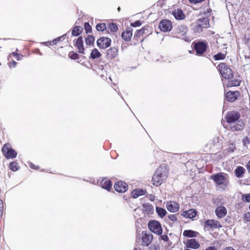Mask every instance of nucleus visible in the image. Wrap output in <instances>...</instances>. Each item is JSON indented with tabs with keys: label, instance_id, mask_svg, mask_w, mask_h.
Returning <instances> with one entry per match:
<instances>
[{
	"label": "nucleus",
	"instance_id": "obj_7",
	"mask_svg": "<svg viewBox=\"0 0 250 250\" xmlns=\"http://www.w3.org/2000/svg\"><path fill=\"white\" fill-rule=\"evenodd\" d=\"M240 114L239 112L232 111L228 112L225 116L226 122L229 124H231L234 122L238 121L240 118Z\"/></svg>",
	"mask_w": 250,
	"mask_h": 250
},
{
	"label": "nucleus",
	"instance_id": "obj_10",
	"mask_svg": "<svg viewBox=\"0 0 250 250\" xmlns=\"http://www.w3.org/2000/svg\"><path fill=\"white\" fill-rule=\"evenodd\" d=\"M209 26L208 19L207 18L199 19L197 21L196 29L198 31H202L203 28H208Z\"/></svg>",
	"mask_w": 250,
	"mask_h": 250
},
{
	"label": "nucleus",
	"instance_id": "obj_13",
	"mask_svg": "<svg viewBox=\"0 0 250 250\" xmlns=\"http://www.w3.org/2000/svg\"><path fill=\"white\" fill-rule=\"evenodd\" d=\"M74 45L78 49L79 53L84 54L85 48L83 45V38L82 36L79 37L74 41Z\"/></svg>",
	"mask_w": 250,
	"mask_h": 250
},
{
	"label": "nucleus",
	"instance_id": "obj_42",
	"mask_svg": "<svg viewBox=\"0 0 250 250\" xmlns=\"http://www.w3.org/2000/svg\"><path fill=\"white\" fill-rule=\"evenodd\" d=\"M11 55H13L14 57L16 58L17 60L20 61L22 60V58L23 57V56L21 54L16 53V52H12Z\"/></svg>",
	"mask_w": 250,
	"mask_h": 250
},
{
	"label": "nucleus",
	"instance_id": "obj_25",
	"mask_svg": "<svg viewBox=\"0 0 250 250\" xmlns=\"http://www.w3.org/2000/svg\"><path fill=\"white\" fill-rule=\"evenodd\" d=\"M227 84L226 86L227 87H236L240 86L241 83V80L239 77L237 78H235L232 80H228Z\"/></svg>",
	"mask_w": 250,
	"mask_h": 250
},
{
	"label": "nucleus",
	"instance_id": "obj_43",
	"mask_svg": "<svg viewBox=\"0 0 250 250\" xmlns=\"http://www.w3.org/2000/svg\"><path fill=\"white\" fill-rule=\"evenodd\" d=\"M4 211V205L2 200L0 199V216L2 217Z\"/></svg>",
	"mask_w": 250,
	"mask_h": 250
},
{
	"label": "nucleus",
	"instance_id": "obj_57",
	"mask_svg": "<svg viewBox=\"0 0 250 250\" xmlns=\"http://www.w3.org/2000/svg\"><path fill=\"white\" fill-rule=\"evenodd\" d=\"M47 43L49 45H53L54 44H57L55 42H53V40L47 42Z\"/></svg>",
	"mask_w": 250,
	"mask_h": 250
},
{
	"label": "nucleus",
	"instance_id": "obj_48",
	"mask_svg": "<svg viewBox=\"0 0 250 250\" xmlns=\"http://www.w3.org/2000/svg\"><path fill=\"white\" fill-rule=\"evenodd\" d=\"M17 64V63L16 62H15V61H12L11 62L8 63V65L9 67L10 68H14L16 66Z\"/></svg>",
	"mask_w": 250,
	"mask_h": 250
},
{
	"label": "nucleus",
	"instance_id": "obj_34",
	"mask_svg": "<svg viewBox=\"0 0 250 250\" xmlns=\"http://www.w3.org/2000/svg\"><path fill=\"white\" fill-rule=\"evenodd\" d=\"M9 168L13 171H16L19 169L20 167L17 162L13 161L10 163Z\"/></svg>",
	"mask_w": 250,
	"mask_h": 250
},
{
	"label": "nucleus",
	"instance_id": "obj_39",
	"mask_svg": "<svg viewBox=\"0 0 250 250\" xmlns=\"http://www.w3.org/2000/svg\"><path fill=\"white\" fill-rule=\"evenodd\" d=\"M68 57L72 60H77L79 58V55L74 51L69 52Z\"/></svg>",
	"mask_w": 250,
	"mask_h": 250
},
{
	"label": "nucleus",
	"instance_id": "obj_32",
	"mask_svg": "<svg viewBox=\"0 0 250 250\" xmlns=\"http://www.w3.org/2000/svg\"><path fill=\"white\" fill-rule=\"evenodd\" d=\"M156 211L159 216L161 218H163L167 213L166 209L161 207H156Z\"/></svg>",
	"mask_w": 250,
	"mask_h": 250
},
{
	"label": "nucleus",
	"instance_id": "obj_62",
	"mask_svg": "<svg viewBox=\"0 0 250 250\" xmlns=\"http://www.w3.org/2000/svg\"><path fill=\"white\" fill-rule=\"evenodd\" d=\"M133 250H137V249L136 248H135Z\"/></svg>",
	"mask_w": 250,
	"mask_h": 250
},
{
	"label": "nucleus",
	"instance_id": "obj_41",
	"mask_svg": "<svg viewBox=\"0 0 250 250\" xmlns=\"http://www.w3.org/2000/svg\"><path fill=\"white\" fill-rule=\"evenodd\" d=\"M242 200L244 202H250V193H246L242 195Z\"/></svg>",
	"mask_w": 250,
	"mask_h": 250
},
{
	"label": "nucleus",
	"instance_id": "obj_54",
	"mask_svg": "<svg viewBox=\"0 0 250 250\" xmlns=\"http://www.w3.org/2000/svg\"><path fill=\"white\" fill-rule=\"evenodd\" d=\"M246 167L249 174H250V160L248 161Z\"/></svg>",
	"mask_w": 250,
	"mask_h": 250
},
{
	"label": "nucleus",
	"instance_id": "obj_51",
	"mask_svg": "<svg viewBox=\"0 0 250 250\" xmlns=\"http://www.w3.org/2000/svg\"><path fill=\"white\" fill-rule=\"evenodd\" d=\"M29 166L32 169H39V166H36L35 165H34L31 163L29 164Z\"/></svg>",
	"mask_w": 250,
	"mask_h": 250
},
{
	"label": "nucleus",
	"instance_id": "obj_20",
	"mask_svg": "<svg viewBox=\"0 0 250 250\" xmlns=\"http://www.w3.org/2000/svg\"><path fill=\"white\" fill-rule=\"evenodd\" d=\"M153 239V235L151 234H147L146 233L142 232V245L143 246H147L152 242Z\"/></svg>",
	"mask_w": 250,
	"mask_h": 250
},
{
	"label": "nucleus",
	"instance_id": "obj_38",
	"mask_svg": "<svg viewBox=\"0 0 250 250\" xmlns=\"http://www.w3.org/2000/svg\"><path fill=\"white\" fill-rule=\"evenodd\" d=\"M96 29L98 31H104L106 29V24L104 23H98L96 26Z\"/></svg>",
	"mask_w": 250,
	"mask_h": 250
},
{
	"label": "nucleus",
	"instance_id": "obj_11",
	"mask_svg": "<svg viewBox=\"0 0 250 250\" xmlns=\"http://www.w3.org/2000/svg\"><path fill=\"white\" fill-rule=\"evenodd\" d=\"M159 27L162 31H169L172 28V22L168 20H163L160 22Z\"/></svg>",
	"mask_w": 250,
	"mask_h": 250
},
{
	"label": "nucleus",
	"instance_id": "obj_12",
	"mask_svg": "<svg viewBox=\"0 0 250 250\" xmlns=\"http://www.w3.org/2000/svg\"><path fill=\"white\" fill-rule=\"evenodd\" d=\"M188 32V28L185 25L178 26L174 31V35L177 38H182Z\"/></svg>",
	"mask_w": 250,
	"mask_h": 250
},
{
	"label": "nucleus",
	"instance_id": "obj_33",
	"mask_svg": "<svg viewBox=\"0 0 250 250\" xmlns=\"http://www.w3.org/2000/svg\"><path fill=\"white\" fill-rule=\"evenodd\" d=\"M101 55V53L96 48L93 49L90 53V57L92 59L100 58Z\"/></svg>",
	"mask_w": 250,
	"mask_h": 250
},
{
	"label": "nucleus",
	"instance_id": "obj_26",
	"mask_svg": "<svg viewBox=\"0 0 250 250\" xmlns=\"http://www.w3.org/2000/svg\"><path fill=\"white\" fill-rule=\"evenodd\" d=\"M146 190L142 188H136L132 190L131 195L133 198H137L141 195H146Z\"/></svg>",
	"mask_w": 250,
	"mask_h": 250
},
{
	"label": "nucleus",
	"instance_id": "obj_17",
	"mask_svg": "<svg viewBox=\"0 0 250 250\" xmlns=\"http://www.w3.org/2000/svg\"><path fill=\"white\" fill-rule=\"evenodd\" d=\"M185 245L187 248L192 249H197L200 246V243L195 239H190L188 240L185 243Z\"/></svg>",
	"mask_w": 250,
	"mask_h": 250
},
{
	"label": "nucleus",
	"instance_id": "obj_23",
	"mask_svg": "<svg viewBox=\"0 0 250 250\" xmlns=\"http://www.w3.org/2000/svg\"><path fill=\"white\" fill-rule=\"evenodd\" d=\"M132 29L130 27L126 28L122 32V38L126 42L130 41L132 37Z\"/></svg>",
	"mask_w": 250,
	"mask_h": 250
},
{
	"label": "nucleus",
	"instance_id": "obj_15",
	"mask_svg": "<svg viewBox=\"0 0 250 250\" xmlns=\"http://www.w3.org/2000/svg\"><path fill=\"white\" fill-rule=\"evenodd\" d=\"M115 190L120 193H124L128 189V185L125 182L118 181L114 185Z\"/></svg>",
	"mask_w": 250,
	"mask_h": 250
},
{
	"label": "nucleus",
	"instance_id": "obj_3",
	"mask_svg": "<svg viewBox=\"0 0 250 250\" xmlns=\"http://www.w3.org/2000/svg\"><path fill=\"white\" fill-rule=\"evenodd\" d=\"M192 45L196 55L198 56H202L206 52L208 47L207 42L203 41L193 42Z\"/></svg>",
	"mask_w": 250,
	"mask_h": 250
},
{
	"label": "nucleus",
	"instance_id": "obj_28",
	"mask_svg": "<svg viewBox=\"0 0 250 250\" xmlns=\"http://www.w3.org/2000/svg\"><path fill=\"white\" fill-rule=\"evenodd\" d=\"M146 30V27H143L141 29L137 30L134 35V39L137 41L141 40V42L143 41V39L141 40L140 37L145 34V30Z\"/></svg>",
	"mask_w": 250,
	"mask_h": 250
},
{
	"label": "nucleus",
	"instance_id": "obj_31",
	"mask_svg": "<svg viewBox=\"0 0 250 250\" xmlns=\"http://www.w3.org/2000/svg\"><path fill=\"white\" fill-rule=\"evenodd\" d=\"M83 31V28L81 26H74L72 29L71 34L73 36H79Z\"/></svg>",
	"mask_w": 250,
	"mask_h": 250
},
{
	"label": "nucleus",
	"instance_id": "obj_49",
	"mask_svg": "<svg viewBox=\"0 0 250 250\" xmlns=\"http://www.w3.org/2000/svg\"><path fill=\"white\" fill-rule=\"evenodd\" d=\"M168 218L172 221H176L177 220L175 214H171L168 216Z\"/></svg>",
	"mask_w": 250,
	"mask_h": 250
},
{
	"label": "nucleus",
	"instance_id": "obj_4",
	"mask_svg": "<svg viewBox=\"0 0 250 250\" xmlns=\"http://www.w3.org/2000/svg\"><path fill=\"white\" fill-rule=\"evenodd\" d=\"M1 151L4 157L7 159H13L16 157L17 152L11 148L9 143L5 144L2 147Z\"/></svg>",
	"mask_w": 250,
	"mask_h": 250
},
{
	"label": "nucleus",
	"instance_id": "obj_52",
	"mask_svg": "<svg viewBox=\"0 0 250 250\" xmlns=\"http://www.w3.org/2000/svg\"><path fill=\"white\" fill-rule=\"evenodd\" d=\"M66 36V34L62 35V36L58 37L55 39L53 40V42H55L56 43H57L59 42H60L62 38H64V37Z\"/></svg>",
	"mask_w": 250,
	"mask_h": 250
},
{
	"label": "nucleus",
	"instance_id": "obj_29",
	"mask_svg": "<svg viewBox=\"0 0 250 250\" xmlns=\"http://www.w3.org/2000/svg\"><path fill=\"white\" fill-rule=\"evenodd\" d=\"M183 236L187 237H196L199 234V233L196 231H194L190 229L185 230L183 231Z\"/></svg>",
	"mask_w": 250,
	"mask_h": 250
},
{
	"label": "nucleus",
	"instance_id": "obj_37",
	"mask_svg": "<svg viewBox=\"0 0 250 250\" xmlns=\"http://www.w3.org/2000/svg\"><path fill=\"white\" fill-rule=\"evenodd\" d=\"M107 28L112 33L116 32L118 30V27L115 23H109L108 25Z\"/></svg>",
	"mask_w": 250,
	"mask_h": 250
},
{
	"label": "nucleus",
	"instance_id": "obj_16",
	"mask_svg": "<svg viewBox=\"0 0 250 250\" xmlns=\"http://www.w3.org/2000/svg\"><path fill=\"white\" fill-rule=\"evenodd\" d=\"M111 39L109 38H100L97 41L98 46L102 49H105L109 47L111 44Z\"/></svg>",
	"mask_w": 250,
	"mask_h": 250
},
{
	"label": "nucleus",
	"instance_id": "obj_9",
	"mask_svg": "<svg viewBox=\"0 0 250 250\" xmlns=\"http://www.w3.org/2000/svg\"><path fill=\"white\" fill-rule=\"evenodd\" d=\"M240 96V93L239 91H231L227 92L225 95L226 100L228 102L233 103L236 101Z\"/></svg>",
	"mask_w": 250,
	"mask_h": 250
},
{
	"label": "nucleus",
	"instance_id": "obj_22",
	"mask_svg": "<svg viewBox=\"0 0 250 250\" xmlns=\"http://www.w3.org/2000/svg\"><path fill=\"white\" fill-rule=\"evenodd\" d=\"M172 15L177 20H183L186 18L185 14L183 10L180 8H177L172 11Z\"/></svg>",
	"mask_w": 250,
	"mask_h": 250
},
{
	"label": "nucleus",
	"instance_id": "obj_59",
	"mask_svg": "<svg viewBox=\"0 0 250 250\" xmlns=\"http://www.w3.org/2000/svg\"><path fill=\"white\" fill-rule=\"evenodd\" d=\"M151 198L152 199H151V200L153 201L154 200V196H152V197H151Z\"/></svg>",
	"mask_w": 250,
	"mask_h": 250
},
{
	"label": "nucleus",
	"instance_id": "obj_50",
	"mask_svg": "<svg viewBox=\"0 0 250 250\" xmlns=\"http://www.w3.org/2000/svg\"><path fill=\"white\" fill-rule=\"evenodd\" d=\"M205 0H189V2L193 4H197V3H201Z\"/></svg>",
	"mask_w": 250,
	"mask_h": 250
},
{
	"label": "nucleus",
	"instance_id": "obj_60",
	"mask_svg": "<svg viewBox=\"0 0 250 250\" xmlns=\"http://www.w3.org/2000/svg\"><path fill=\"white\" fill-rule=\"evenodd\" d=\"M151 198L152 199H151V200L153 201L154 200V196H152V197H151Z\"/></svg>",
	"mask_w": 250,
	"mask_h": 250
},
{
	"label": "nucleus",
	"instance_id": "obj_5",
	"mask_svg": "<svg viewBox=\"0 0 250 250\" xmlns=\"http://www.w3.org/2000/svg\"><path fill=\"white\" fill-rule=\"evenodd\" d=\"M210 179L219 186L226 185L227 183L229 182L227 177L225 176V174L222 172L211 175Z\"/></svg>",
	"mask_w": 250,
	"mask_h": 250
},
{
	"label": "nucleus",
	"instance_id": "obj_36",
	"mask_svg": "<svg viewBox=\"0 0 250 250\" xmlns=\"http://www.w3.org/2000/svg\"><path fill=\"white\" fill-rule=\"evenodd\" d=\"M95 41V37L93 35H88L85 39V43L88 45L93 44Z\"/></svg>",
	"mask_w": 250,
	"mask_h": 250
},
{
	"label": "nucleus",
	"instance_id": "obj_18",
	"mask_svg": "<svg viewBox=\"0 0 250 250\" xmlns=\"http://www.w3.org/2000/svg\"><path fill=\"white\" fill-rule=\"evenodd\" d=\"M167 209L171 212H176L179 209V205L177 202L174 201L167 202L166 204Z\"/></svg>",
	"mask_w": 250,
	"mask_h": 250
},
{
	"label": "nucleus",
	"instance_id": "obj_6",
	"mask_svg": "<svg viewBox=\"0 0 250 250\" xmlns=\"http://www.w3.org/2000/svg\"><path fill=\"white\" fill-rule=\"evenodd\" d=\"M149 229L153 233L160 235L162 232L161 224L157 221L151 220L148 224Z\"/></svg>",
	"mask_w": 250,
	"mask_h": 250
},
{
	"label": "nucleus",
	"instance_id": "obj_61",
	"mask_svg": "<svg viewBox=\"0 0 250 250\" xmlns=\"http://www.w3.org/2000/svg\"><path fill=\"white\" fill-rule=\"evenodd\" d=\"M118 11L119 12H120V11H121V8H120V7H119L118 8Z\"/></svg>",
	"mask_w": 250,
	"mask_h": 250
},
{
	"label": "nucleus",
	"instance_id": "obj_2",
	"mask_svg": "<svg viewBox=\"0 0 250 250\" xmlns=\"http://www.w3.org/2000/svg\"><path fill=\"white\" fill-rule=\"evenodd\" d=\"M217 69L221 76L225 79L231 80L233 78L234 74L230 66L225 62H220L217 66Z\"/></svg>",
	"mask_w": 250,
	"mask_h": 250
},
{
	"label": "nucleus",
	"instance_id": "obj_27",
	"mask_svg": "<svg viewBox=\"0 0 250 250\" xmlns=\"http://www.w3.org/2000/svg\"><path fill=\"white\" fill-rule=\"evenodd\" d=\"M101 185L103 188L105 189L107 191H110L112 188V183L109 179H104L101 183Z\"/></svg>",
	"mask_w": 250,
	"mask_h": 250
},
{
	"label": "nucleus",
	"instance_id": "obj_58",
	"mask_svg": "<svg viewBox=\"0 0 250 250\" xmlns=\"http://www.w3.org/2000/svg\"><path fill=\"white\" fill-rule=\"evenodd\" d=\"M223 250H235L232 247H227L224 248Z\"/></svg>",
	"mask_w": 250,
	"mask_h": 250
},
{
	"label": "nucleus",
	"instance_id": "obj_19",
	"mask_svg": "<svg viewBox=\"0 0 250 250\" xmlns=\"http://www.w3.org/2000/svg\"><path fill=\"white\" fill-rule=\"evenodd\" d=\"M197 215V211L193 208L189 209L188 210L183 211L182 215L185 218H189L193 220Z\"/></svg>",
	"mask_w": 250,
	"mask_h": 250
},
{
	"label": "nucleus",
	"instance_id": "obj_24",
	"mask_svg": "<svg viewBox=\"0 0 250 250\" xmlns=\"http://www.w3.org/2000/svg\"><path fill=\"white\" fill-rule=\"evenodd\" d=\"M118 49L116 47H112L108 49L106 51V58L107 59L112 60L117 56Z\"/></svg>",
	"mask_w": 250,
	"mask_h": 250
},
{
	"label": "nucleus",
	"instance_id": "obj_40",
	"mask_svg": "<svg viewBox=\"0 0 250 250\" xmlns=\"http://www.w3.org/2000/svg\"><path fill=\"white\" fill-rule=\"evenodd\" d=\"M84 28L86 34L92 32V27L88 22H86L84 23Z\"/></svg>",
	"mask_w": 250,
	"mask_h": 250
},
{
	"label": "nucleus",
	"instance_id": "obj_35",
	"mask_svg": "<svg viewBox=\"0 0 250 250\" xmlns=\"http://www.w3.org/2000/svg\"><path fill=\"white\" fill-rule=\"evenodd\" d=\"M226 53H222L219 52L213 56V59L215 61L223 60L226 58Z\"/></svg>",
	"mask_w": 250,
	"mask_h": 250
},
{
	"label": "nucleus",
	"instance_id": "obj_53",
	"mask_svg": "<svg viewBox=\"0 0 250 250\" xmlns=\"http://www.w3.org/2000/svg\"><path fill=\"white\" fill-rule=\"evenodd\" d=\"M211 9L210 8H208L207 9L206 11L204 12V14L207 15V16H210L211 13Z\"/></svg>",
	"mask_w": 250,
	"mask_h": 250
},
{
	"label": "nucleus",
	"instance_id": "obj_55",
	"mask_svg": "<svg viewBox=\"0 0 250 250\" xmlns=\"http://www.w3.org/2000/svg\"><path fill=\"white\" fill-rule=\"evenodd\" d=\"M205 250H217V248L214 246H209Z\"/></svg>",
	"mask_w": 250,
	"mask_h": 250
},
{
	"label": "nucleus",
	"instance_id": "obj_1",
	"mask_svg": "<svg viewBox=\"0 0 250 250\" xmlns=\"http://www.w3.org/2000/svg\"><path fill=\"white\" fill-rule=\"evenodd\" d=\"M169 168L167 166L162 165L156 169L152 178V184L155 186H160L168 176Z\"/></svg>",
	"mask_w": 250,
	"mask_h": 250
},
{
	"label": "nucleus",
	"instance_id": "obj_44",
	"mask_svg": "<svg viewBox=\"0 0 250 250\" xmlns=\"http://www.w3.org/2000/svg\"><path fill=\"white\" fill-rule=\"evenodd\" d=\"M244 219L247 222H250V212H246L244 214Z\"/></svg>",
	"mask_w": 250,
	"mask_h": 250
},
{
	"label": "nucleus",
	"instance_id": "obj_45",
	"mask_svg": "<svg viewBox=\"0 0 250 250\" xmlns=\"http://www.w3.org/2000/svg\"><path fill=\"white\" fill-rule=\"evenodd\" d=\"M142 24V22L140 20H138L135 21V22L131 23L130 25L132 27H137L140 26Z\"/></svg>",
	"mask_w": 250,
	"mask_h": 250
},
{
	"label": "nucleus",
	"instance_id": "obj_14",
	"mask_svg": "<svg viewBox=\"0 0 250 250\" xmlns=\"http://www.w3.org/2000/svg\"><path fill=\"white\" fill-rule=\"evenodd\" d=\"M245 126V124L242 120L238 121L229 125V127L231 131H238L243 130Z\"/></svg>",
	"mask_w": 250,
	"mask_h": 250
},
{
	"label": "nucleus",
	"instance_id": "obj_56",
	"mask_svg": "<svg viewBox=\"0 0 250 250\" xmlns=\"http://www.w3.org/2000/svg\"><path fill=\"white\" fill-rule=\"evenodd\" d=\"M162 239L165 241H167L168 240V237L167 235H162L161 236Z\"/></svg>",
	"mask_w": 250,
	"mask_h": 250
},
{
	"label": "nucleus",
	"instance_id": "obj_63",
	"mask_svg": "<svg viewBox=\"0 0 250 250\" xmlns=\"http://www.w3.org/2000/svg\"><path fill=\"white\" fill-rule=\"evenodd\" d=\"M249 209L250 210V205H249Z\"/></svg>",
	"mask_w": 250,
	"mask_h": 250
},
{
	"label": "nucleus",
	"instance_id": "obj_30",
	"mask_svg": "<svg viewBox=\"0 0 250 250\" xmlns=\"http://www.w3.org/2000/svg\"><path fill=\"white\" fill-rule=\"evenodd\" d=\"M245 169L242 166H238L235 169L234 173L235 176L238 178H242L243 177L245 172Z\"/></svg>",
	"mask_w": 250,
	"mask_h": 250
},
{
	"label": "nucleus",
	"instance_id": "obj_46",
	"mask_svg": "<svg viewBox=\"0 0 250 250\" xmlns=\"http://www.w3.org/2000/svg\"><path fill=\"white\" fill-rule=\"evenodd\" d=\"M236 149L235 145L234 143L229 144V146L228 148V152H233Z\"/></svg>",
	"mask_w": 250,
	"mask_h": 250
},
{
	"label": "nucleus",
	"instance_id": "obj_8",
	"mask_svg": "<svg viewBox=\"0 0 250 250\" xmlns=\"http://www.w3.org/2000/svg\"><path fill=\"white\" fill-rule=\"evenodd\" d=\"M204 228L206 229H219L222 227L220 223L214 219H208L206 220L204 224Z\"/></svg>",
	"mask_w": 250,
	"mask_h": 250
},
{
	"label": "nucleus",
	"instance_id": "obj_47",
	"mask_svg": "<svg viewBox=\"0 0 250 250\" xmlns=\"http://www.w3.org/2000/svg\"><path fill=\"white\" fill-rule=\"evenodd\" d=\"M242 143L244 146H246L247 144H250V138H249L248 137H246L244 139H243Z\"/></svg>",
	"mask_w": 250,
	"mask_h": 250
},
{
	"label": "nucleus",
	"instance_id": "obj_21",
	"mask_svg": "<svg viewBox=\"0 0 250 250\" xmlns=\"http://www.w3.org/2000/svg\"><path fill=\"white\" fill-rule=\"evenodd\" d=\"M227 209L223 206L217 207L215 210V214L219 218L224 217L227 215Z\"/></svg>",
	"mask_w": 250,
	"mask_h": 250
}]
</instances>
